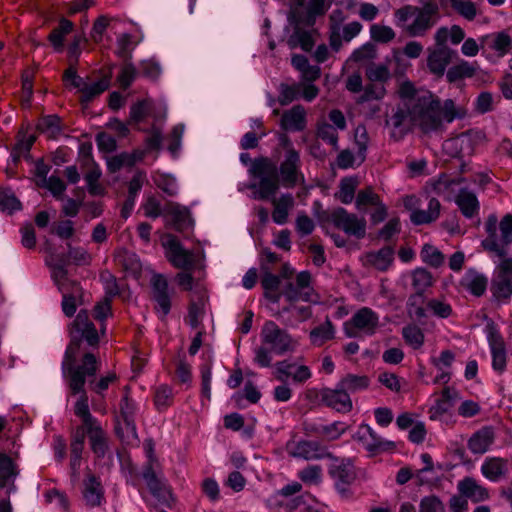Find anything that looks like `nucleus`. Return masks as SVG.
<instances>
[{"label":"nucleus","mask_w":512,"mask_h":512,"mask_svg":"<svg viewBox=\"0 0 512 512\" xmlns=\"http://www.w3.org/2000/svg\"><path fill=\"white\" fill-rule=\"evenodd\" d=\"M70 337V343L66 348L62 362V371L64 376L69 378V388L72 394H80L74 406V413L82 421L80 427L87 428L99 422L90 413L88 396L84 390V385L86 378L96 375L100 363L93 353L85 352L81 363L76 365L82 341L85 340L89 346H96L99 342L98 332L93 322L89 319L86 310H81L72 322Z\"/></svg>","instance_id":"obj_1"},{"label":"nucleus","mask_w":512,"mask_h":512,"mask_svg":"<svg viewBox=\"0 0 512 512\" xmlns=\"http://www.w3.org/2000/svg\"><path fill=\"white\" fill-rule=\"evenodd\" d=\"M249 174L259 180L258 183L249 185V189L253 190V198L269 200L273 205V221L279 225L285 224L288 221L290 211L294 208L295 201L290 193L276 197L280 188L277 165L270 158H256L251 168H249Z\"/></svg>","instance_id":"obj_2"},{"label":"nucleus","mask_w":512,"mask_h":512,"mask_svg":"<svg viewBox=\"0 0 512 512\" xmlns=\"http://www.w3.org/2000/svg\"><path fill=\"white\" fill-rule=\"evenodd\" d=\"M410 121L424 133L437 131L443 121L451 123L457 118H463L466 110L456 105L452 99L441 103L440 99L429 91L417 92L409 97Z\"/></svg>","instance_id":"obj_3"},{"label":"nucleus","mask_w":512,"mask_h":512,"mask_svg":"<svg viewBox=\"0 0 512 512\" xmlns=\"http://www.w3.org/2000/svg\"><path fill=\"white\" fill-rule=\"evenodd\" d=\"M282 142L286 147V153L279 169L277 168L280 186L293 188L298 184H303L305 181L304 175L300 171V155L299 152L293 148L287 136L282 138Z\"/></svg>","instance_id":"obj_4"},{"label":"nucleus","mask_w":512,"mask_h":512,"mask_svg":"<svg viewBox=\"0 0 512 512\" xmlns=\"http://www.w3.org/2000/svg\"><path fill=\"white\" fill-rule=\"evenodd\" d=\"M379 327V316L371 308L359 309L351 319L344 324L345 335L349 338L372 336Z\"/></svg>","instance_id":"obj_5"},{"label":"nucleus","mask_w":512,"mask_h":512,"mask_svg":"<svg viewBox=\"0 0 512 512\" xmlns=\"http://www.w3.org/2000/svg\"><path fill=\"white\" fill-rule=\"evenodd\" d=\"M261 340L263 344L270 347V351L277 355L293 352L297 347V341L273 321H267L263 325Z\"/></svg>","instance_id":"obj_6"},{"label":"nucleus","mask_w":512,"mask_h":512,"mask_svg":"<svg viewBox=\"0 0 512 512\" xmlns=\"http://www.w3.org/2000/svg\"><path fill=\"white\" fill-rule=\"evenodd\" d=\"M333 225L349 236L362 239L366 235V220L356 214L349 213L346 209L338 207L330 214Z\"/></svg>","instance_id":"obj_7"},{"label":"nucleus","mask_w":512,"mask_h":512,"mask_svg":"<svg viewBox=\"0 0 512 512\" xmlns=\"http://www.w3.org/2000/svg\"><path fill=\"white\" fill-rule=\"evenodd\" d=\"M491 292L499 301H508L512 295V258H504L496 268Z\"/></svg>","instance_id":"obj_8"},{"label":"nucleus","mask_w":512,"mask_h":512,"mask_svg":"<svg viewBox=\"0 0 512 512\" xmlns=\"http://www.w3.org/2000/svg\"><path fill=\"white\" fill-rule=\"evenodd\" d=\"M142 477L145 480L150 493L158 503L171 507L174 502L171 488L167 481L157 472V469L152 468L151 466L144 467Z\"/></svg>","instance_id":"obj_9"},{"label":"nucleus","mask_w":512,"mask_h":512,"mask_svg":"<svg viewBox=\"0 0 512 512\" xmlns=\"http://www.w3.org/2000/svg\"><path fill=\"white\" fill-rule=\"evenodd\" d=\"M486 333L492 354V367L495 371L503 373L507 364V351L505 341L493 321L487 323Z\"/></svg>","instance_id":"obj_10"},{"label":"nucleus","mask_w":512,"mask_h":512,"mask_svg":"<svg viewBox=\"0 0 512 512\" xmlns=\"http://www.w3.org/2000/svg\"><path fill=\"white\" fill-rule=\"evenodd\" d=\"M438 7L436 4L427 3L422 8H417L414 20L405 27V31L411 37L424 36L436 23Z\"/></svg>","instance_id":"obj_11"},{"label":"nucleus","mask_w":512,"mask_h":512,"mask_svg":"<svg viewBox=\"0 0 512 512\" xmlns=\"http://www.w3.org/2000/svg\"><path fill=\"white\" fill-rule=\"evenodd\" d=\"M169 284L162 274H154L151 278V297L155 301V310L162 313V318L169 314L172 306Z\"/></svg>","instance_id":"obj_12"},{"label":"nucleus","mask_w":512,"mask_h":512,"mask_svg":"<svg viewBox=\"0 0 512 512\" xmlns=\"http://www.w3.org/2000/svg\"><path fill=\"white\" fill-rule=\"evenodd\" d=\"M353 439L372 454L395 448L394 442L383 440L368 424H361L353 435Z\"/></svg>","instance_id":"obj_13"},{"label":"nucleus","mask_w":512,"mask_h":512,"mask_svg":"<svg viewBox=\"0 0 512 512\" xmlns=\"http://www.w3.org/2000/svg\"><path fill=\"white\" fill-rule=\"evenodd\" d=\"M164 246L167 249V258L174 267L187 270L194 266V254L184 249L176 236L167 235Z\"/></svg>","instance_id":"obj_14"},{"label":"nucleus","mask_w":512,"mask_h":512,"mask_svg":"<svg viewBox=\"0 0 512 512\" xmlns=\"http://www.w3.org/2000/svg\"><path fill=\"white\" fill-rule=\"evenodd\" d=\"M312 275L309 271H301L296 275L295 283H288L283 292L285 298L289 302H295L298 300L311 301L312 294L314 292L311 286Z\"/></svg>","instance_id":"obj_15"},{"label":"nucleus","mask_w":512,"mask_h":512,"mask_svg":"<svg viewBox=\"0 0 512 512\" xmlns=\"http://www.w3.org/2000/svg\"><path fill=\"white\" fill-rule=\"evenodd\" d=\"M330 476L335 480L337 490L346 496L349 485L354 481L356 474L350 460H336L329 468Z\"/></svg>","instance_id":"obj_16"},{"label":"nucleus","mask_w":512,"mask_h":512,"mask_svg":"<svg viewBox=\"0 0 512 512\" xmlns=\"http://www.w3.org/2000/svg\"><path fill=\"white\" fill-rule=\"evenodd\" d=\"M386 125L392 128L391 137L395 141H399L410 130V109L409 98L404 102L403 106H397L393 110L391 116L386 119Z\"/></svg>","instance_id":"obj_17"},{"label":"nucleus","mask_w":512,"mask_h":512,"mask_svg":"<svg viewBox=\"0 0 512 512\" xmlns=\"http://www.w3.org/2000/svg\"><path fill=\"white\" fill-rule=\"evenodd\" d=\"M275 378L281 382H285L291 377L295 383H304L311 378L312 373L308 366L299 365L287 360L279 361L275 364Z\"/></svg>","instance_id":"obj_18"},{"label":"nucleus","mask_w":512,"mask_h":512,"mask_svg":"<svg viewBox=\"0 0 512 512\" xmlns=\"http://www.w3.org/2000/svg\"><path fill=\"white\" fill-rule=\"evenodd\" d=\"M447 155L454 158L470 157L475 150V141L470 133H461L443 143Z\"/></svg>","instance_id":"obj_19"},{"label":"nucleus","mask_w":512,"mask_h":512,"mask_svg":"<svg viewBox=\"0 0 512 512\" xmlns=\"http://www.w3.org/2000/svg\"><path fill=\"white\" fill-rule=\"evenodd\" d=\"M136 410L135 402L126 393L120 402V412L124 427H118L117 432L119 433L120 430H125L126 435H122V437L125 438L128 443L138 440L134 418Z\"/></svg>","instance_id":"obj_20"},{"label":"nucleus","mask_w":512,"mask_h":512,"mask_svg":"<svg viewBox=\"0 0 512 512\" xmlns=\"http://www.w3.org/2000/svg\"><path fill=\"white\" fill-rule=\"evenodd\" d=\"M51 275L61 293L64 287L67 289L68 296L83 300L82 287L77 281L69 279L68 270L64 268V264L51 265Z\"/></svg>","instance_id":"obj_21"},{"label":"nucleus","mask_w":512,"mask_h":512,"mask_svg":"<svg viewBox=\"0 0 512 512\" xmlns=\"http://www.w3.org/2000/svg\"><path fill=\"white\" fill-rule=\"evenodd\" d=\"M456 52L449 47H436L433 50H429V56L427 58V66L429 71L441 77L444 75L446 67L450 64Z\"/></svg>","instance_id":"obj_22"},{"label":"nucleus","mask_w":512,"mask_h":512,"mask_svg":"<svg viewBox=\"0 0 512 512\" xmlns=\"http://www.w3.org/2000/svg\"><path fill=\"white\" fill-rule=\"evenodd\" d=\"M321 401L329 408L340 413H348L352 410V401L348 393L341 387L339 389H323L320 393Z\"/></svg>","instance_id":"obj_23"},{"label":"nucleus","mask_w":512,"mask_h":512,"mask_svg":"<svg viewBox=\"0 0 512 512\" xmlns=\"http://www.w3.org/2000/svg\"><path fill=\"white\" fill-rule=\"evenodd\" d=\"M293 457L305 460H316L331 457L327 449L317 441L302 440L293 445L290 450Z\"/></svg>","instance_id":"obj_24"},{"label":"nucleus","mask_w":512,"mask_h":512,"mask_svg":"<svg viewBox=\"0 0 512 512\" xmlns=\"http://www.w3.org/2000/svg\"><path fill=\"white\" fill-rule=\"evenodd\" d=\"M393 260L394 249L390 246H385L378 251L367 252L361 257L365 267L374 268L381 272L387 271Z\"/></svg>","instance_id":"obj_25"},{"label":"nucleus","mask_w":512,"mask_h":512,"mask_svg":"<svg viewBox=\"0 0 512 512\" xmlns=\"http://www.w3.org/2000/svg\"><path fill=\"white\" fill-rule=\"evenodd\" d=\"M479 41L482 49L488 48L499 57L506 55L512 48L511 36L506 31L484 35Z\"/></svg>","instance_id":"obj_26"},{"label":"nucleus","mask_w":512,"mask_h":512,"mask_svg":"<svg viewBox=\"0 0 512 512\" xmlns=\"http://www.w3.org/2000/svg\"><path fill=\"white\" fill-rule=\"evenodd\" d=\"M280 126L286 131H302L306 128V110L301 105H295L286 110L281 117Z\"/></svg>","instance_id":"obj_27"},{"label":"nucleus","mask_w":512,"mask_h":512,"mask_svg":"<svg viewBox=\"0 0 512 512\" xmlns=\"http://www.w3.org/2000/svg\"><path fill=\"white\" fill-rule=\"evenodd\" d=\"M84 447L85 428L76 427L71 435L70 442V467L73 474H76L80 468Z\"/></svg>","instance_id":"obj_28"},{"label":"nucleus","mask_w":512,"mask_h":512,"mask_svg":"<svg viewBox=\"0 0 512 512\" xmlns=\"http://www.w3.org/2000/svg\"><path fill=\"white\" fill-rule=\"evenodd\" d=\"M263 275L261 278V286L264 290V297L273 302H279L282 293L279 291L281 279L278 275L273 274L264 263L261 265Z\"/></svg>","instance_id":"obj_29"},{"label":"nucleus","mask_w":512,"mask_h":512,"mask_svg":"<svg viewBox=\"0 0 512 512\" xmlns=\"http://www.w3.org/2000/svg\"><path fill=\"white\" fill-rule=\"evenodd\" d=\"M494 431L491 427H483L469 438L468 448L473 454H484L494 442Z\"/></svg>","instance_id":"obj_30"},{"label":"nucleus","mask_w":512,"mask_h":512,"mask_svg":"<svg viewBox=\"0 0 512 512\" xmlns=\"http://www.w3.org/2000/svg\"><path fill=\"white\" fill-rule=\"evenodd\" d=\"M88 435L90 447L98 458L105 456L108 449L107 436L100 423L85 428V436Z\"/></svg>","instance_id":"obj_31"},{"label":"nucleus","mask_w":512,"mask_h":512,"mask_svg":"<svg viewBox=\"0 0 512 512\" xmlns=\"http://www.w3.org/2000/svg\"><path fill=\"white\" fill-rule=\"evenodd\" d=\"M164 212L171 217L173 228L179 232H183L192 226L190 212L187 208L176 203H168Z\"/></svg>","instance_id":"obj_32"},{"label":"nucleus","mask_w":512,"mask_h":512,"mask_svg":"<svg viewBox=\"0 0 512 512\" xmlns=\"http://www.w3.org/2000/svg\"><path fill=\"white\" fill-rule=\"evenodd\" d=\"M482 474L491 481H498L509 474L508 460L491 457L487 458L481 466Z\"/></svg>","instance_id":"obj_33"},{"label":"nucleus","mask_w":512,"mask_h":512,"mask_svg":"<svg viewBox=\"0 0 512 512\" xmlns=\"http://www.w3.org/2000/svg\"><path fill=\"white\" fill-rule=\"evenodd\" d=\"M83 498L86 505L90 507L99 506L103 500L102 485L93 474H88L84 480Z\"/></svg>","instance_id":"obj_34"},{"label":"nucleus","mask_w":512,"mask_h":512,"mask_svg":"<svg viewBox=\"0 0 512 512\" xmlns=\"http://www.w3.org/2000/svg\"><path fill=\"white\" fill-rule=\"evenodd\" d=\"M455 203L466 218L471 219L479 213L480 206L477 196L467 189H460L455 197Z\"/></svg>","instance_id":"obj_35"},{"label":"nucleus","mask_w":512,"mask_h":512,"mask_svg":"<svg viewBox=\"0 0 512 512\" xmlns=\"http://www.w3.org/2000/svg\"><path fill=\"white\" fill-rule=\"evenodd\" d=\"M458 489L465 498L470 499L474 503L482 502L489 497L488 490L470 477L460 481Z\"/></svg>","instance_id":"obj_36"},{"label":"nucleus","mask_w":512,"mask_h":512,"mask_svg":"<svg viewBox=\"0 0 512 512\" xmlns=\"http://www.w3.org/2000/svg\"><path fill=\"white\" fill-rule=\"evenodd\" d=\"M342 10L336 9L329 15V44L333 51L341 49V26L345 20Z\"/></svg>","instance_id":"obj_37"},{"label":"nucleus","mask_w":512,"mask_h":512,"mask_svg":"<svg viewBox=\"0 0 512 512\" xmlns=\"http://www.w3.org/2000/svg\"><path fill=\"white\" fill-rule=\"evenodd\" d=\"M335 326L332 321L326 317L325 321L318 326L314 327L310 333L309 338L314 346L320 347L327 341L332 340L335 337Z\"/></svg>","instance_id":"obj_38"},{"label":"nucleus","mask_w":512,"mask_h":512,"mask_svg":"<svg viewBox=\"0 0 512 512\" xmlns=\"http://www.w3.org/2000/svg\"><path fill=\"white\" fill-rule=\"evenodd\" d=\"M441 204L436 198H431L427 210H414L410 219L415 225L428 224L435 221L440 214Z\"/></svg>","instance_id":"obj_39"},{"label":"nucleus","mask_w":512,"mask_h":512,"mask_svg":"<svg viewBox=\"0 0 512 512\" xmlns=\"http://www.w3.org/2000/svg\"><path fill=\"white\" fill-rule=\"evenodd\" d=\"M110 86V77L103 76L98 79L96 82H87L86 87H84L83 92L80 96V102L83 105L89 104L95 98L104 93Z\"/></svg>","instance_id":"obj_40"},{"label":"nucleus","mask_w":512,"mask_h":512,"mask_svg":"<svg viewBox=\"0 0 512 512\" xmlns=\"http://www.w3.org/2000/svg\"><path fill=\"white\" fill-rule=\"evenodd\" d=\"M287 512H321L317 501L310 495H302L285 503Z\"/></svg>","instance_id":"obj_41"},{"label":"nucleus","mask_w":512,"mask_h":512,"mask_svg":"<svg viewBox=\"0 0 512 512\" xmlns=\"http://www.w3.org/2000/svg\"><path fill=\"white\" fill-rule=\"evenodd\" d=\"M377 57V48L375 44L367 42L353 51L348 61L360 65H367L373 63L372 61Z\"/></svg>","instance_id":"obj_42"},{"label":"nucleus","mask_w":512,"mask_h":512,"mask_svg":"<svg viewBox=\"0 0 512 512\" xmlns=\"http://www.w3.org/2000/svg\"><path fill=\"white\" fill-rule=\"evenodd\" d=\"M87 166L88 171L85 174V180L87 182V189L89 194L92 196L104 195L105 189L99 183V179L102 175L99 166L94 161H92V164Z\"/></svg>","instance_id":"obj_43"},{"label":"nucleus","mask_w":512,"mask_h":512,"mask_svg":"<svg viewBox=\"0 0 512 512\" xmlns=\"http://www.w3.org/2000/svg\"><path fill=\"white\" fill-rule=\"evenodd\" d=\"M205 315V299L200 296L197 301L192 300L188 307V315L185 321L193 329H197L201 326L203 317Z\"/></svg>","instance_id":"obj_44"},{"label":"nucleus","mask_w":512,"mask_h":512,"mask_svg":"<svg viewBox=\"0 0 512 512\" xmlns=\"http://www.w3.org/2000/svg\"><path fill=\"white\" fill-rule=\"evenodd\" d=\"M72 29L73 23L66 18H61L58 27L54 28L48 36V40L55 50L62 51L64 37L69 34Z\"/></svg>","instance_id":"obj_45"},{"label":"nucleus","mask_w":512,"mask_h":512,"mask_svg":"<svg viewBox=\"0 0 512 512\" xmlns=\"http://www.w3.org/2000/svg\"><path fill=\"white\" fill-rule=\"evenodd\" d=\"M370 384V380L365 375H354L348 374L346 375L340 382L339 387H341L346 393L349 392H357L366 389Z\"/></svg>","instance_id":"obj_46"},{"label":"nucleus","mask_w":512,"mask_h":512,"mask_svg":"<svg viewBox=\"0 0 512 512\" xmlns=\"http://www.w3.org/2000/svg\"><path fill=\"white\" fill-rule=\"evenodd\" d=\"M424 294L414 293L407 301V313L411 319L421 321L427 317L426 309L423 307Z\"/></svg>","instance_id":"obj_47"},{"label":"nucleus","mask_w":512,"mask_h":512,"mask_svg":"<svg viewBox=\"0 0 512 512\" xmlns=\"http://www.w3.org/2000/svg\"><path fill=\"white\" fill-rule=\"evenodd\" d=\"M432 285L433 276L428 270L417 268L412 272V286L415 289V293L424 294Z\"/></svg>","instance_id":"obj_48"},{"label":"nucleus","mask_w":512,"mask_h":512,"mask_svg":"<svg viewBox=\"0 0 512 512\" xmlns=\"http://www.w3.org/2000/svg\"><path fill=\"white\" fill-rule=\"evenodd\" d=\"M381 203V199L371 187H367L358 192L356 197V208L359 211L365 212L370 206L376 207Z\"/></svg>","instance_id":"obj_49"},{"label":"nucleus","mask_w":512,"mask_h":512,"mask_svg":"<svg viewBox=\"0 0 512 512\" xmlns=\"http://www.w3.org/2000/svg\"><path fill=\"white\" fill-rule=\"evenodd\" d=\"M18 475L16 465L6 454H0V488L5 487Z\"/></svg>","instance_id":"obj_50"},{"label":"nucleus","mask_w":512,"mask_h":512,"mask_svg":"<svg viewBox=\"0 0 512 512\" xmlns=\"http://www.w3.org/2000/svg\"><path fill=\"white\" fill-rule=\"evenodd\" d=\"M302 83H294L292 85L281 83L278 91V102L282 106H286L296 100L301 93Z\"/></svg>","instance_id":"obj_51"},{"label":"nucleus","mask_w":512,"mask_h":512,"mask_svg":"<svg viewBox=\"0 0 512 512\" xmlns=\"http://www.w3.org/2000/svg\"><path fill=\"white\" fill-rule=\"evenodd\" d=\"M36 140L35 135L27 136L24 132L19 131L17 135V142L12 150V156L15 161L29 153L31 147Z\"/></svg>","instance_id":"obj_52"},{"label":"nucleus","mask_w":512,"mask_h":512,"mask_svg":"<svg viewBox=\"0 0 512 512\" xmlns=\"http://www.w3.org/2000/svg\"><path fill=\"white\" fill-rule=\"evenodd\" d=\"M316 135L319 139L330 144L335 151L339 149L338 133L337 129L333 125L325 121L319 122L317 125Z\"/></svg>","instance_id":"obj_53"},{"label":"nucleus","mask_w":512,"mask_h":512,"mask_svg":"<svg viewBox=\"0 0 512 512\" xmlns=\"http://www.w3.org/2000/svg\"><path fill=\"white\" fill-rule=\"evenodd\" d=\"M475 71L476 69L473 65L467 61H461L447 71L446 78L448 82L453 83L463 78L472 77Z\"/></svg>","instance_id":"obj_54"},{"label":"nucleus","mask_w":512,"mask_h":512,"mask_svg":"<svg viewBox=\"0 0 512 512\" xmlns=\"http://www.w3.org/2000/svg\"><path fill=\"white\" fill-rule=\"evenodd\" d=\"M141 160V156L136 158V154L121 153L119 155L112 156L107 161V168L109 172L115 173L119 171L123 166H133L136 162Z\"/></svg>","instance_id":"obj_55"},{"label":"nucleus","mask_w":512,"mask_h":512,"mask_svg":"<svg viewBox=\"0 0 512 512\" xmlns=\"http://www.w3.org/2000/svg\"><path fill=\"white\" fill-rule=\"evenodd\" d=\"M365 75L370 82L385 83L390 77L389 67L385 64L371 63L367 65Z\"/></svg>","instance_id":"obj_56"},{"label":"nucleus","mask_w":512,"mask_h":512,"mask_svg":"<svg viewBox=\"0 0 512 512\" xmlns=\"http://www.w3.org/2000/svg\"><path fill=\"white\" fill-rule=\"evenodd\" d=\"M402 336L405 342L414 349H419L424 344V333L416 325H407L403 327Z\"/></svg>","instance_id":"obj_57"},{"label":"nucleus","mask_w":512,"mask_h":512,"mask_svg":"<svg viewBox=\"0 0 512 512\" xmlns=\"http://www.w3.org/2000/svg\"><path fill=\"white\" fill-rule=\"evenodd\" d=\"M457 396V392L450 388L445 387L441 393V397L436 401L432 410L438 415L447 413L453 407V400Z\"/></svg>","instance_id":"obj_58"},{"label":"nucleus","mask_w":512,"mask_h":512,"mask_svg":"<svg viewBox=\"0 0 512 512\" xmlns=\"http://www.w3.org/2000/svg\"><path fill=\"white\" fill-rule=\"evenodd\" d=\"M289 44L291 47L300 45L304 51L309 52L314 46V39L310 32L297 28L293 35L290 37Z\"/></svg>","instance_id":"obj_59"},{"label":"nucleus","mask_w":512,"mask_h":512,"mask_svg":"<svg viewBox=\"0 0 512 512\" xmlns=\"http://www.w3.org/2000/svg\"><path fill=\"white\" fill-rule=\"evenodd\" d=\"M422 260L432 267L438 268L444 263L442 252L430 244H425L421 251Z\"/></svg>","instance_id":"obj_60"},{"label":"nucleus","mask_w":512,"mask_h":512,"mask_svg":"<svg viewBox=\"0 0 512 512\" xmlns=\"http://www.w3.org/2000/svg\"><path fill=\"white\" fill-rule=\"evenodd\" d=\"M394 30L385 25L373 24L370 26V37L378 43H388L395 38Z\"/></svg>","instance_id":"obj_61"},{"label":"nucleus","mask_w":512,"mask_h":512,"mask_svg":"<svg viewBox=\"0 0 512 512\" xmlns=\"http://www.w3.org/2000/svg\"><path fill=\"white\" fill-rule=\"evenodd\" d=\"M154 403L158 410H164L173 403L172 388L167 385H160L155 390Z\"/></svg>","instance_id":"obj_62"},{"label":"nucleus","mask_w":512,"mask_h":512,"mask_svg":"<svg viewBox=\"0 0 512 512\" xmlns=\"http://www.w3.org/2000/svg\"><path fill=\"white\" fill-rule=\"evenodd\" d=\"M451 7L467 20H473L476 17L477 10L471 0H450Z\"/></svg>","instance_id":"obj_63"},{"label":"nucleus","mask_w":512,"mask_h":512,"mask_svg":"<svg viewBox=\"0 0 512 512\" xmlns=\"http://www.w3.org/2000/svg\"><path fill=\"white\" fill-rule=\"evenodd\" d=\"M38 129L49 138H55L60 133V119L55 115L44 117L38 124Z\"/></svg>","instance_id":"obj_64"}]
</instances>
